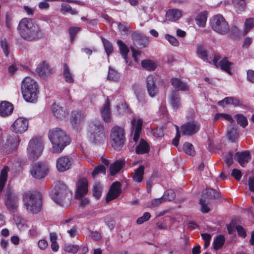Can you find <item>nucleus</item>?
<instances>
[{
  "label": "nucleus",
  "mask_w": 254,
  "mask_h": 254,
  "mask_svg": "<svg viewBox=\"0 0 254 254\" xmlns=\"http://www.w3.org/2000/svg\"><path fill=\"white\" fill-rule=\"evenodd\" d=\"M18 30L21 37L28 41L41 38L42 31L39 25L32 19L24 18L19 22Z\"/></svg>",
  "instance_id": "1"
},
{
  "label": "nucleus",
  "mask_w": 254,
  "mask_h": 254,
  "mask_svg": "<svg viewBox=\"0 0 254 254\" xmlns=\"http://www.w3.org/2000/svg\"><path fill=\"white\" fill-rule=\"evenodd\" d=\"M48 137L52 144L51 151L53 153H60L70 142L65 132L58 127L50 129Z\"/></svg>",
  "instance_id": "2"
},
{
  "label": "nucleus",
  "mask_w": 254,
  "mask_h": 254,
  "mask_svg": "<svg viewBox=\"0 0 254 254\" xmlns=\"http://www.w3.org/2000/svg\"><path fill=\"white\" fill-rule=\"evenodd\" d=\"M53 200L63 207H67L72 198V193L63 182H57L51 193Z\"/></svg>",
  "instance_id": "3"
},
{
  "label": "nucleus",
  "mask_w": 254,
  "mask_h": 254,
  "mask_svg": "<svg viewBox=\"0 0 254 254\" xmlns=\"http://www.w3.org/2000/svg\"><path fill=\"white\" fill-rule=\"evenodd\" d=\"M23 201L27 210L31 213H38L42 208V195L37 191H29L23 195Z\"/></svg>",
  "instance_id": "4"
},
{
  "label": "nucleus",
  "mask_w": 254,
  "mask_h": 254,
  "mask_svg": "<svg viewBox=\"0 0 254 254\" xmlns=\"http://www.w3.org/2000/svg\"><path fill=\"white\" fill-rule=\"evenodd\" d=\"M21 92L24 99L28 102L35 103L38 99V85L35 80L26 77L22 81Z\"/></svg>",
  "instance_id": "5"
},
{
  "label": "nucleus",
  "mask_w": 254,
  "mask_h": 254,
  "mask_svg": "<svg viewBox=\"0 0 254 254\" xmlns=\"http://www.w3.org/2000/svg\"><path fill=\"white\" fill-rule=\"evenodd\" d=\"M44 143L42 137L35 136L31 138L27 147L28 158L31 160H37L42 154Z\"/></svg>",
  "instance_id": "6"
},
{
  "label": "nucleus",
  "mask_w": 254,
  "mask_h": 254,
  "mask_svg": "<svg viewBox=\"0 0 254 254\" xmlns=\"http://www.w3.org/2000/svg\"><path fill=\"white\" fill-rule=\"evenodd\" d=\"M110 140L112 146L115 150H121L125 141L124 128L118 126L113 127L110 132Z\"/></svg>",
  "instance_id": "7"
},
{
  "label": "nucleus",
  "mask_w": 254,
  "mask_h": 254,
  "mask_svg": "<svg viewBox=\"0 0 254 254\" xmlns=\"http://www.w3.org/2000/svg\"><path fill=\"white\" fill-rule=\"evenodd\" d=\"M210 26L213 30L222 35L228 34L230 30L228 23L224 17L219 14L213 16L211 18Z\"/></svg>",
  "instance_id": "8"
},
{
  "label": "nucleus",
  "mask_w": 254,
  "mask_h": 254,
  "mask_svg": "<svg viewBox=\"0 0 254 254\" xmlns=\"http://www.w3.org/2000/svg\"><path fill=\"white\" fill-rule=\"evenodd\" d=\"M88 129L91 134V138L95 142H100L105 140L104 126L100 121H96L91 122Z\"/></svg>",
  "instance_id": "9"
},
{
  "label": "nucleus",
  "mask_w": 254,
  "mask_h": 254,
  "mask_svg": "<svg viewBox=\"0 0 254 254\" xmlns=\"http://www.w3.org/2000/svg\"><path fill=\"white\" fill-rule=\"evenodd\" d=\"M20 139L18 136L10 135L7 137L6 142L1 148V152L4 154H9L15 150L18 147Z\"/></svg>",
  "instance_id": "10"
},
{
  "label": "nucleus",
  "mask_w": 254,
  "mask_h": 254,
  "mask_svg": "<svg viewBox=\"0 0 254 254\" xmlns=\"http://www.w3.org/2000/svg\"><path fill=\"white\" fill-rule=\"evenodd\" d=\"M48 171L49 167L47 164L38 162L32 166L30 173L34 178L41 179L46 176Z\"/></svg>",
  "instance_id": "11"
},
{
  "label": "nucleus",
  "mask_w": 254,
  "mask_h": 254,
  "mask_svg": "<svg viewBox=\"0 0 254 254\" xmlns=\"http://www.w3.org/2000/svg\"><path fill=\"white\" fill-rule=\"evenodd\" d=\"M28 127V121L24 118H17L12 124L11 127L13 132L16 133H22L25 132Z\"/></svg>",
  "instance_id": "12"
},
{
  "label": "nucleus",
  "mask_w": 254,
  "mask_h": 254,
  "mask_svg": "<svg viewBox=\"0 0 254 254\" xmlns=\"http://www.w3.org/2000/svg\"><path fill=\"white\" fill-rule=\"evenodd\" d=\"M88 192V181L86 178L80 179L76 184L75 197L80 199L84 197Z\"/></svg>",
  "instance_id": "13"
},
{
  "label": "nucleus",
  "mask_w": 254,
  "mask_h": 254,
  "mask_svg": "<svg viewBox=\"0 0 254 254\" xmlns=\"http://www.w3.org/2000/svg\"><path fill=\"white\" fill-rule=\"evenodd\" d=\"M146 89L148 95L151 97H155L158 92L156 84V79L152 75H148L146 80Z\"/></svg>",
  "instance_id": "14"
},
{
  "label": "nucleus",
  "mask_w": 254,
  "mask_h": 254,
  "mask_svg": "<svg viewBox=\"0 0 254 254\" xmlns=\"http://www.w3.org/2000/svg\"><path fill=\"white\" fill-rule=\"evenodd\" d=\"M181 131L185 135H192L199 129V125L195 122H189L181 127Z\"/></svg>",
  "instance_id": "15"
},
{
  "label": "nucleus",
  "mask_w": 254,
  "mask_h": 254,
  "mask_svg": "<svg viewBox=\"0 0 254 254\" xmlns=\"http://www.w3.org/2000/svg\"><path fill=\"white\" fill-rule=\"evenodd\" d=\"M5 204L9 211L12 212H15L18 207L17 196L13 192H10L5 199Z\"/></svg>",
  "instance_id": "16"
},
{
  "label": "nucleus",
  "mask_w": 254,
  "mask_h": 254,
  "mask_svg": "<svg viewBox=\"0 0 254 254\" xmlns=\"http://www.w3.org/2000/svg\"><path fill=\"white\" fill-rule=\"evenodd\" d=\"M72 164L71 158L68 156H62L57 159L56 167L59 172H64L69 169Z\"/></svg>",
  "instance_id": "17"
},
{
  "label": "nucleus",
  "mask_w": 254,
  "mask_h": 254,
  "mask_svg": "<svg viewBox=\"0 0 254 254\" xmlns=\"http://www.w3.org/2000/svg\"><path fill=\"white\" fill-rule=\"evenodd\" d=\"M121 192V184L118 182L113 183L107 195V202H109L118 197L120 194Z\"/></svg>",
  "instance_id": "18"
},
{
  "label": "nucleus",
  "mask_w": 254,
  "mask_h": 254,
  "mask_svg": "<svg viewBox=\"0 0 254 254\" xmlns=\"http://www.w3.org/2000/svg\"><path fill=\"white\" fill-rule=\"evenodd\" d=\"M131 127L133 133V140L136 142L139 139L140 134L141 131L142 120L138 119L136 122L135 119H133L131 122Z\"/></svg>",
  "instance_id": "19"
},
{
  "label": "nucleus",
  "mask_w": 254,
  "mask_h": 254,
  "mask_svg": "<svg viewBox=\"0 0 254 254\" xmlns=\"http://www.w3.org/2000/svg\"><path fill=\"white\" fill-rule=\"evenodd\" d=\"M132 39L134 45L139 48L146 47L148 44V39L146 37L141 36L136 32H133L132 34Z\"/></svg>",
  "instance_id": "20"
},
{
  "label": "nucleus",
  "mask_w": 254,
  "mask_h": 254,
  "mask_svg": "<svg viewBox=\"0 0 254 254\" xmlns=\"http://www.w3.org/2000/svg\"><path fill=\"white\" fill-rule=\"evenodd\" d=\"M235 159L242 167H245L251 159L250 154L247 151L237 152L235 155Z\"/></svg>",
  "instance_id": "21"
},
{
  "label": "nucleus",
  "mask_w": 254,
  "mask_h": 254,
  "mask_svg": "<svg viewBox=\"0 0 254 254\" xmlns=\"http://www.w3.org/2000/svg\"><path fill=\"white\" fill-rule=\"evenodd\" d=\"M13 110V105L6 101L2 102L0 105V116L5 117L11 114Z\"/></svg>",
  "instance_id": "22"
},
{
  "label": "nucleus",
  "mask_w": 254,
  "mask_h": 254,
  "mask_svg": "<svg viewBox=\"0 0 254 254\" xmlns=\"http://www.w3.org/2000/svg\"><path fill=\"white\" fill-rule=\"evenodd\" d=\"M171 82L175 89L178 91H186L189 89L188 86L181 79L177 78H172Z\"/></svg>",
  "instance_id": "23"
},
{
  "label": "nucleus",
  "mask_w": 254,
  "mask_h": 254,
  "mask_svg": "<svg viewBox=\"0 0 254 254\" xmlns=\"http://www.w3.org/2000/svg\"><path fill=\"white\" fill-rule=\"evenodd\" d=\"M149 150L150 146L148 143L143 139H141L136 147L135 152L138 154H143L148 153Z\"/></svg>",
  "instance_id": "24"
},
{
  "label": "nucleus",
  "mask_w": 254,
  "mask_h": 254,
  "mask_svg": "<svg viewBox=\"0 0 254 254\" xmlns=\"http://www.w3.org/2000/svg\"><path fill=\"white\" fill-rule=\"evenodd\" d=\"M86 117L83 112L74 111L71 113V123L73 124H77L82 122Z\"/></svg>",
  "instance_id": "25"
},
{
  "label": "nucleus",
  "mask_w": 254,
  "mask_h": 254,
  "mask_svg": "<svg viewBox=\"0 0 254 254\" xmlns=\"http://www.w3.org/2000/svg\"><path fill=\"white\" fill-rule=\"evenodd\" d=\"M182 15V11L179 9H170L166 13V19L169 21H176L179 19Z\"/></svg>",
  "instance_id": "26"
},
{
  "label": "nucleus",
  "mask_w": 254,
  "mask_h": 254,
  "mask_svg": "<svg viewBox=\"0 0 254 254\" xmlns=\"http://www.w3.org/2000/svg\"><path fill=\"white\" fill-rule=\"evenodd\" d=\"M144 173V167L142 165L139 166L134 170L132 175V180L134 182L141 183L143 178Z\"/></svg>",
  "instance_id": "27"
},
{
  "label": "nucleus",
  "mask_w": 254,
  "mask_h": 254,
  "mask_svg": "<svg viewBox=\"0 0 254 254\" xmlns=\"http://www.w3.org/2000/svg\"><path fill=\"white\" fill-rule=\"evenodd\" d=\"M101 114L102 119L105 122L109 123L111 121V113L110 110V103L107 100L106 104L101 110Z\"/></svg>",
  "instance_id": "28"
},
{
  "label": "nucleus",
  "mask_w": 254,
  "mask_h": 254,
  "mask_svg": "<svg viewBox=\"0 0 254 254\" xmlns=\"http://www.w3.org/2000/svg\"><path fill=\"white\" fill-rule=\"evenodd\" d=\"M170 103L174 110H177L181 106L180 98L175 91H173L170 95Z\"/></svg>",
  "instance_id": "29"
},
{
  "label": "nucleus",
  "mask_w": 254,
  "mask_h": 254,
  "mask_svg": "<svg viewBox=\"0 0 254 254\" xmlns=\"http://www.w3.org/2000/svg\"><path fill=\"white\" fill-rule=\"evenodd\" d=\"M227 137L232 142L235 141L239 137L237 127L235 126H230L227 129Z\"/></svg>",
  "instance_id": "30"
},
{
  "label": "nucleus",
  "mask_w": 254,
  "mask_h": 254,
  "mask_svg": "<svg viewBox=\"0 0 254 254\" xmlns=\"http://www.w3.org/2000/svg\"><path fill=\"white\" fill-rule=\"evenodd\" d=\"M52 113L58 119H63L65 116V112L63 108L58 104L54 103L52 107Z\"/></svg>",
  "instance_id": "31"
},
{
  "label": "nucleus",
  "mask_w": 254,
  "mask_h": 254,
  "mask_svg": "<svg viewBox=\"0 0 254 254\" xmlns=\"http://www.w3.org/2000/svg\"><path fill=\"white\" fill-rule=\"evenodd\" d=\"M124 162L123 160H117L110 166V174L114 176L117 174L123 167Z\"/></svg>",
  "instance_id": "32"
},
{
  "label": "nucleus",
  "mask_w": 254,
  "mask_h": 254,
  "mask_svg": "<svg viewBox=\"0 0 254 254\" xmlns=\"http://www.w3.org/2000/svg\"><path fill=\"white\" fill-rule=\"evenodd\" d=\"M203 196L207 199H215L219 197V193L210 188L206 189L202 191Z\"/></svg>",
  "instance_id": "33"
},
{
  "label": "nucleus",
  "mask_w": 254,
  "mask_h": 254,
  "mask_svg": "<svg viewBox=\"0 0 254 254\" xmlns=\"http://www.w3.org/2000/svg\"><path fill=\"white\" fill-rule=\"evenodd\" d=\"M9 170L7 166H4L2 169L0 176V193L2 191L7 181V173Z\"/></svg>",
  "instance_id": "34"
},
{
  "label": "nucleus",
  "mask_w": 254,
  "mask_h": 254,
  "mask_svg": "<svg viewBox=\"0 0 254 254\" xmlns=\"http://www.w3.org/2000/svg\"><path fill=\"white\" fill-rule=\"evenodd\" d=\"M63 76L66 82L71 83L74 82L73 75L66 64H64L63 65Z\"/></svg>",
  "instance_id": "35"
},
{
  "label": "nucleus",
  "mask_w": 254,
  "mask_h": 254,
  "mask_svg": "<svg viewBox=\"0 0 254 254\" xmlns=\"http://www.w3.org/2000/svg\"><path fill=\"white\" fill-rule=\"evenodd\" d=\"M219 106L224 107L225 105L232 104L234 106H237L240 104V101L236 98L228 97L225 98L223 100L220 101L218 102Z\"/></svg>",
  "instance_id": "36"
},
{
  "label": "nucleus",
  "mask_w": 254,
  "mask_h": 254,
  "mask_svg": "<svg viewBox=\"0 0 254 254\" xmlns=\"http://www.w3.org/2000/svg\"><path fill=\"white\" fill-rule=\"evenodd\" d=\"M141 65L143 68L148 71H153L157 67L156 63L150 60L142 61Z\"/></svg>",
  "instance_id": "37"
},
{
  "label": "nucleus",
  "mask_w": 254,
  "mask_h": 254,
  "mask_svg": "<svg viewBox=\"0 0 254 254\" xmlns=\"http://www.w3.org/2000/svg\"><path fill=\"white\" fill-rule=\"evenodd\" d=\"M36 72L42 77L47 75L49 73V66L47 64L43 63L36 68Z\"/></svg>",
  "instance_id": "38"
},
{
  "label": "nucleus",
  "mask_w": 254,
  "mask_h": 254,
  "mask_svg": "<svg viewBox=\"0 0 254 254\" xmlns=\"http://www.w3.org/2000/svg\"><path fill=\"white\" fill-rule=\"evenodd\" d=\"M207 18V13L203 11L200 13L196 18V24L200 27H204Z\"/></svg>",
  "instance_id": "39"
},
{
  "label": "nucleus",
  "mask_w": 254,
  "mask_h": 254,
  "mask_svg": "<svg viewBox=\"0 0 254 254\" xmlns=\"http://www.w3.org/2000/svg\"><path fill=\"white\" fill-rule=\"evenodd\" d=\"M117 44L120 48L121 53L124 59L125 60L126 63L127 64L128 62L127 60V55L129 52V50L127 46L125 45V43H123L122 41L120 40H119L117 41Z\"/></svg>",
  "instance_id": "40"
},
{
  "label": "nucleus",
  "mask_w": 254,
  "mask_h": 254,
  "mask_svg": "<svg viewBox=\"0 0 254 254\" xmlns=\"http://www.w3.org/2000/svg\"><path fill=\"white\" fill-rule=\"evenodd\" d=\"M225 242V238L223 236L220 235L217 236L213 243V248L215 250H218L221 248Z\"/></svg>",
  "instance_id": "41"
},
{
  "label": "nucleus",
  "mask_w": 254,
  "mask_h": 254,
  "mask_svg": "<svg viewBox=\"0 0 254 254\" xmlns=\"http://www.w3.org/2000/svg\"><path fill=\"white\" fill-rule=\"evenodd\" d=\"M79 249V247L75 244H65L64 246V250L66 253L70 254H75L77 252Z\"/></svg>",
  "instance_id": "42"
},
{
  "label": "nucleus",
  "mask_w": 254,
  "mask_h": 254,
  "mask_svg": "<svg viewBox=\"0 0 254 254\" xmlns=\"http://www.w3.org/2000/svg\"><path fill=\"white\" fill-rule=\"evenodd\" d=\"M231 64H232L227 60V58H224L219 62V65L220 67L229 74H231L230 71Z\"/></svg>",
  "instance_id": "43"
},
{
  "label": "nucleus",
  "mask_w": 254,
  "mask_h": 254,
  "mask_svg": "<svg viewBox=\"0 0 254 254\" xmlns=\"http://www.w3.org/2000/svg\"><path fill=\"white\" fill-rule=\"evenodd\" d=\"M197 53L198 56L202 59H203L204 61H207L209 63H211L210 61L208 60L207 58V52L203 46L201 45H199L197 47Z\"/></svg>",
  "instance_id": "44"
},
{
  "label": "nucleus",
  "mask_w": 254,
  "mask_h": 254,
  "mask_svg": "<svg viewBox=\"0 0 254 254\" xmlns=\"http://www.w3.org/2000/svg\"><path fill=\"white\" fill-rule=\"evenodd\" d=\"M183 150L184 152L188 155L194 156L195 154V150L192 144L189 142H185L183 145Z\"/></svg>",
  "instance_id": "45"
},
{
  "label": "nucleus",
  "mask_w": 254,
  "mask_h": 254,
  "mask_svg": "<svg viewBox=\"0 0 254 254\" xmlns=\"http://www.w3.org/2000/svg\"><path fill=\"white\" fill-rule=\"evenodd\" d=\"M221 119H224L231 123L234 122V120L231 116L227 114L217 113L214 118V120L215 121Z\"/></svg>",
  "instance_id": "46"
},
{
  "label": "nucleus",
  "mask_w": 254,
  "mask_h": 254,
  "mask_svg": "<svg viewBox=\"0 0 254 254\" xmlns=\"http://www.w3.org/2000/svg\"><path fill=\"white\" fill-rule=\"evenodd\" d=\"M253 27H254V18H247L245 22V26L244 32L245 34H246L249 31L251 30Z\"/></svg>",
  "instance_id": "47"
},
{
  "label": "nucleus",
  "mask_w": 254,
  "mask_h": 254,
  "mask_svg": "<svg viewBox=\"0 0 254 254\" xmlns=\"http://www.w3.org/2000/svg\"><path fill=\"white\" fill-rule=\"evenodd\" d=\"M238 124L243 127L248 125L247 118L241 114H237L235 116Z\"/></svg>",
  "instance_id": "48"
},
{
  "label": "nucleus",
  "mask_w": 254,
  "mask_h": 254,
  "mask_svg": "<svg viewBox=\"0 0 254 254\" xmlns=\"http://www.w3.org/2000/svg\"><path fill=\"white\" fill-rule=\"evenodd\" d=\"M61 10L72 15H75L77 13V11L75 9H72L70 5L66 3L62 4Z\"/></svg>",
  "instance_id": "49"
},
{
  "label": "nucleus",
  "mask_w": 254,
  "mask_h": 254,
  "mask_svg": "<svg viewBox=\"0 0 254 254\" xmlns=\"http://www.w3.org/2000/svg\"><path fill=\"white\" fill-rule=\"evenodd\" d=\"M93 195L97 198H99L102 193V186L99 183H96L93 189Z\"/></svg>",
  "instance_id": "50"
},
{
  "label": "nucleus",
  "mask_w": 254,
  "mask_h": 254,
  "mask_svg": "<svg viewBox=\"0 0 254 254\" xmlns=\"http://www.w3.org/2000/svg\"><path fill=\"white\" fill-rule=\"evenodd\" d=\"M102 42L104 46L105 51L108 56L111 53L113 50L112 44L107 40L102 38Z\"/></svg>",
  "instance_id": "51"
},
{
  "label": "nucleus",
  "mask_w": 254,
  "mask_h": 254,
  "mask_svg": "<svg viewBox=\"0 0 254 254\" xmlns=\"http://www.w3.org/2000/svg\"><path fill=\"white\" fill-rule=\"evenodd\" d=\"M119 74L115 70L111 67L109 68L108 79L113 81H116L119 78Z\"/></svg>",
  "instance_id": "52"
},
{
  "label": "nucleus",
  "mask_w": 254,
  "mask_h": 254,
  "mask_svg": "<svg viewBox=\"0 0 254 254\" xmlns=\"http://www.w3.org/2000/svg\"><path fill=\"white\" fill-rule=\"evenodd\" d=\"M99 173H102L105 174L106 173V168L103 165H100L96 167L93 171L92 175L93 177H95Z\"/></svg>",
  "instance_id": "53"
},
{
  "label": "nucleus",
  "mask_w": 254,
  "mask_h": 254,
  "mask_svg": "<svg viewBox=\"0 0 254 254\" xmlns=\"http://www.w3.org/2000/svg\"><path fill=\"white\" fill-rule=\"evenodd\" d=\"M165 38L172 45L176 47L179 45L178 40L175 37L169 34H166L165 35Z\"/></svg>",
  "instance_id": "54"
},
{
  "label": "nucleus",
  "mask_w": 254,
  "mask_h": 254,
  "mask_svg": "<svg viewBox=\"0 0 254 254\" xmlns=\"http://www.w3.org/2000/svg\"><path fill=\"white\" fill-rule=\"evenodd\" d=\"M162 197H164L165 200L171 201L175 198V194L173 190H166Z\"/></svg>",
  "instance_id": "55"
},
{
  "label": "nucleus",
  "mask_w": 254,
  "mask_h": 254,
  "mask_svg": "<svg viewBox=\"0 0 254 254\" xmlns=\"http://www.w3.org/2000/svg\"><path fill=\"white\" fill-rule=\"evenodd\" d=\"M199 203L201 205V210L202 213H205L209 211L210 209L207 206V203H206V200L201 198L199 200Z\"/></svg>",
  "instance_id": "56"
},
{
  "label": "nucleus",
  "mask_w": 254,
  "mask_h": 254,
  "mask_svg": "<svg viewBox=\"0 0 254 254\" xmlns=\"http://www.w3.org/2000/svg\"><path fill=\"white\" fill-rule=\"evenodd\" d=\"M150 218V214L149 212H145L143 216L139 217L137 220L136 223L138 224H141L145 221H146Z\"/></svg>",
  "instance_id": "57"
},
{
  "label": "nucleus",
  "mask_w": 254,
  "mask_h": 254,
  "mask_svg": "<svg viewBox=\"0 0 254 254\" xmlns=\"http://www.w3.org/2000/svg\"><path fill=\"white\" fill-rule=\"evenodd\" d=\"M13 219L18 228H21L24 226V221L19 216L14 215Z\"/></svg>",
  "instance_id": "58"
},
{
  "label": "nucleus",
  "mask_w": 254,
  "mask_h": 254,
  "mask_svg": "<svg viewBox=\"0 0 254 254\" xmlns=\"http://www.w3.org/2000/svg\"><path fill=\"white\" fill-rule=\"evenodd\" d=\"M119 31L122 34H126L129 30V27L127 25L122 24L120 22L117 23Z\"/></svg>",
  "instance_id": "59"
},
{
  "label": "nucleus",
  "mask_w": 254,
  "mask_h": 254,
  "mask_svg": "<svg viewBox=\"0 0 254 254\" xmlns=\"http://www.w3.org/2000/svg\"><path fill=\"white\" fill-rule=\"evenodd\" d=\"M1 46L2 49H3L5 55L6 56H7L9 54L8 44L7 43V41L5 39H4L1 41Z\"/></svg>",
  "instance_id": "60"
},
{
  "label": "nucleus",
  "mask_w": 254,
  "mask_h": 254,
  "mask_svg": "<svg viewBox=\"0 0 254 254\" xmlns=\"http://www.w3.org/2000/svg\"><path fill=\"white\" fill-rule=\"evenodd\" d=\"M225 162L228 166H231L233 163V154L227 153L225 156Z\"/></svg>",
  "instance_id": "61"
},
{
  "label": "nucleus",
  "mask_w": 254,
  "mask_h": 254,
  "mask_svg": "<svg viewBox=\"0 0 254 254\" xmlns=\"http://www.w3.org/2000/svg\"><path fill=\"white\" fill-rule=\"evenodd\" d=\"M165 200L164 197H161L159 198H156L152 200L151 204L153 207H156L160 205L162 202L165 201Z\"/></svg>",
  "instance_id": "62"
},
{
  "label": "nucleus",
  "mask_w": 254,
  "mask_h": 254,
  "mask_svg": "<svg viewBox=\"0 0 254 254\" xmlns=\"http://www.w3.org/2000/svg\"><path fill=\"white\" fill-rule=\"evenodd\" d=\"M236 229L240 236L243 238H245L246 236V232L242 226L240 225H237L236 226Z\"/></svg>",
  "instance_id": "63"
},
{
  "label": "nucleus",
  "mask_w": 254,
  "mask_h": 254,
  "mask_svg": "<svg viewBox=\"0 0 254 254\" xmlns=\"http://www.w3.org/2000/svg\"><path fill=\"white\" fill-rule=\"evenodd\" d=\"M247 80L253 83H254V70L249 69L247 72Z\"/></svg>",
  "instance_id": "64"
}]
</instances>
